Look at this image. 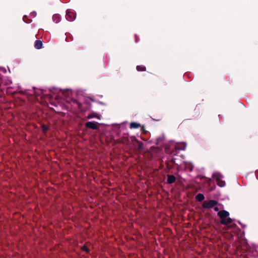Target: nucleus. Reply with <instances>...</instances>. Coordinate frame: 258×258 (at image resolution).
Returning <instances> with one entry per match:
<instances>
[{
	"label": "nucleus",
	"mask_w": 258,
	"mask_h": 258,
	"mask_svg": "<svg viewBox=\"0 0 258 258\" xmlns=\"http://www.w3.org/2000/svg\"><path fill=\"white\" fill-rule=\"evenodd\" d=\"M217 215L221 219L220 223L222 225H227L233 221L231 218H227L229 216V213L226 210L219 211Z\"/></svg>",
	"instance_id": "obj_1"
},
{
	"label": "nucleus",
	"mask_w": 258,
	"mask_h": 258,
	"mask_svg": "<svg viewBox=\"0 0 258 258\" xmlns=\"http://www.w3.org/2000/svg\"><path fill=\"white\" fill-rule=\"evenodd\" d=\"M213 177L216 179L217 184L220 187H224L225 185V182L222 180L223 176L219 172H215L213 174Z\"/></svg>",
	"instance_id": "obj_2"
},
{
	"label": "nucleus",
	"mask_w": 258,
	"mask_h": 258,
	"mask_svg": "<svg viewBox=\"0 0 258 258\" xmlns=\"http://www.w3.org/2000/svg\"><path fill=\"white\" fill-rule=\"evenodd\" d=\"M218 204V202L214 200H211L209 201H205L202 204V207L205 209H210L214 207Z\"/></svg>",
	"instance_id": "obj_3"
},
{
	"label": "nucleus",
	"mask_w": 258,
	"mask_h": 258,
	"mask_svg": "<svg viewBox=\"0 0 258 258\" xmlns=\"http://www.w3.org/2000/svg\"><path fill=\"white\" fill-rule=\"evenodd\" d=\"M76 17L75 12L72 10H68L66 14V19L69 21H74Z\"/></svg>",
	"instance_id": "obj_4"
},
{
	"label": "nucleus",
	"mask_w": 258,
	"mask_h": 258,
	"mask_svg": "<svg viewBox=\"0 0 258 258\" xmlns=\"http://www.w3.org/2000/svg\"><path fill=\"white\" fill-rule=\"evenodd\" d=\"M83 101V105L86 104V107H84L83 106V104H82V111L83 110L84 111H86L88 109H89L91 107V104H90V100L89 99L86 98V97H83V99H82V101Z\"/></svg>",
	"instance_id": "obj_5"
},
{
	"label": "nucleus",
	"mask_w": 258,
	"mask_h": 258,
	"mask_svg": "<svg viewBox=\"0 0 258 258\" xmlns=\"http://www.w3.org/2000/svg\"><path fill=\"white\" fill-rule=\"evenodd\" d=\"M97 124H98V123L97 122L88 121L85 123V126L86 128L92 130H97L98 128Z\"/></svg>",
	"instance_id": "obj_6"
},
{
	"label": "nucleus",
	"mask_w": 258,
	"mask_h": 258,
	"mask_svg": "<svg viewBox=\"0 0 258 258\" xmlns=\"http://www.w3.org/2000/svg\"><path fill=\"white\" fill-rule=\"evenodd\" d=\"M68 103H71L72 106L74 109H80L81 108V103L76 99H71L70 101H68Z\"/></svg>",
	"instance_id": "obj_7"
},
{
	"label": "nucleus",
	"mask_w": 258,
	"mask_h": 258,
	"mask_svg": "<svg viewBox=\"0 0 258 258\" xmlns=\"http://www.w3.org/2000/svg\"><path fill=\"white\" fill-rule=\"evenodd\" d=\"M167 179V183L168 184H172L175 182L176 180V177L173 175L168 174Z\"/></svg>",
	"instance_id": "obj_8"
},
{
	"label": "nucleus",
	"mask_w": 258,
	"mask_h": 258,
	"mask_svg": "<svg viewBox=\"0 0 258 258\" xmlns=\"http://www.w3.org/2000/svg\"><path fill=\"white\" fill-rule=\"evenodd\" d=\"M186 147V145L185 144H183L181 145L180 144H176L175 145H174V149H175V151H180V150H185Z\"/></svg>",
	"instance_id": "obj_9"
},
{
	"label": "nucleus",
	"mask_w": 258,
	"mask_h": 258,
	"mask_svg": "<svg viewBox=\"0 0 258 258\" xmlns=\"http://www.w3.org/2000/svg\"><path fill=\"white\" fill-rule=\"evenodd\" d=\"M165 151L166 153H169L173 156L176 155L178 153V151H176V152L175 151V149H174V146L170 149L166 147L165 148Z\"/></svg>",
	"instance_id": "obj_10"
},
{
	"label": "nucleus",
	"mask_w": 258,
	"mask_h": 258,
	"mask_svg": "<svg viewBox=\"0 0 258 258\" xmlns=\"http://www.w3.org/2000/svg\"><path fill=\"white\" fill-rule=\"evenodd\" d=\"M42 45H43V43H42V41L39 40H37L35 42L34 46H35V48H36L37 49H39L42 48Z\"/></svg>",
	"instance_id": "obj_11"
},
{
	"label": "nucleus",
	"mask_w": 258,
	"mask_h": 258,
	"mask_svg": "<svg viewBox=\"0 0 258 258\" xmlns=\"http://www.w3.org/2000/svg\"><path fill=\"white\" fill-rule=\"evenodd\" d=\"M133 139L132 140H135L138 144V150L139 151L142 150L143 149V144L142 142L137 140L135 137H132Z\"/></svg>",
	"instance_id": "obj_12"
},
{
	"label": "nucleus",
	"mask_w": 258,
	"mask_h": 258,
	"mask_svg": "<svg viewBox=\"0 0 258 258\" xmlns=\"http://www.w3.org/2000/svg\"><path fill=\"white\" fill-rule=\"evenodd\" d=\"M141 126V125L138 122H132L130 124V127L131 129L138 128Z\"/></svg>",
	"instance_id": "obj_13"
},
{
	"label": "nucleus",
	"mask_w": 258,
	"mask_h": 258,
	"mask_svg": "<svg viewBox=\"0 0 258 258\" xmlns=\"http://www.w3.org/2000/svg\"><path fill=\"white\" fill-rule=\"evenodd\" d=\"M205 199V197L204 196L203 194H198L196 196V199L199 201V202H202Z\"/></svg>",
	"instance_id": "obj_14"
},
{
	"label": "nucleus",
	"mask_w": 258,
	"mask_h": 258,
	"mask_svg": "<svg viewBox=\"0 0 258 258\" xmlns=\"http://www.w3.org/2000/svg\"><path fill=\"white\" fill-rule=\"evenodd\" d=\"M52 19L54 22L57 23L60 21V16L58 14H55L53 16Z\"/></svg>",
	"instance_id": "obj_15"
},
{
	"label": "nucleus",
	"mask_w": 258,
	"mask_h": 258,
	"mask_svg": "<svg viewBox=\"0 0 258 258\" xmlns=\"http://www.w3.org/2000/svg\"><path fill=\"white\" fill-rule=\"evenodd\" d=\"M136 69H137V70L139 72H142V71H146V68L144 66H143V65L137 66Z\"/></svg>",
	"instance_id": "obj_16"
},
{
	"label": "nucleus",
	"mask_w": 258,
	"mask_h": 258,
	"mask_svg": "<svg viewBox=\"0 0 258 258\" xmlns=\"http://www.w3.org/2000/svg\"><path fill=\"white\" fill-rule=\"evenodd\" d=\"M41 129L43 133H46L49 130V127L45 124H42Z\"/></svg>",
	"instance_id": "obj_17"
},
{
	"label": "nucleus",
	"mask_w": 258,
	"mask_h": 258,
	"mask_svg": "<svg viewBox=\"0 0 258 258\" xmlns=\"http://www.w3.org/2000/svg\"><path fill=\"white\" fill-rule=\"evenodd\" d=\"M82 251H84L88 253L90 251V249L86 245H83L82 246Z\"/></svg>",
	"instance_id": "obj_18"
},
{
	"label": "nucleus",
	"mask_w": 258,
	"mask_h": 258,
	"mask_svg": "<svg viewBox=\"0 0 258 258\" xmlns=\"http://www.w3.org/2000/svg\"><path fill=\"white\" fill-rule=\"evenodd\" d=\"M166 166L169 169H171L173 168V165H172V164H170V162L169 161L168 162H167L166 163Z\"/></svg>",
	"instance_id": "obj_19"
},
{
	"label": "nucleus",
	"mask_w": 258,
	"mask_h": 258,
	"mask_svg": "<svg viewBox=\"0 0 258 258\" xmlns=\"http://www.w3.org/2000/svg\"><path fill=\"white\" fill-rule=\"evenodd\" d=\"M141 127V132L144 134H146L147 133V131L146 130L145 128V126L144 125H142Z\"/></svg>",
	"instance_id": "obj_20"
},
{
	"label": "nucleus",
	"mask_w": 258,
	"mask_h": 258,
	"mask_svg": "<svg viewBox=\"0 0 258 258\" xmlns=\"http://www.w3.org/2000/svg\"><path fill=\"white\" fill-rule=\"evenodd\" d=\"M162 141V138L159 137L157 139V145H160L161 142Z\"/></svg>",
	"instance_id": "obj_21"
},
{
	"label": "nucleus",
	"mask_w": 258,
	"mask_h": 258,
	"mask_svg": "<svg viewBox=\"0 0 258 258\" xmlns=\"http://www.w3.org/2000/svg\"><path fill=\"white\" fill-rule=\"evenodd\" d=\"M96 115H95L94 114H89L87 116V118L88 119H91V118H92L93 117H96Z\"/></svg>",
	"instance_id": "obj_22"
},
{
	"label": "nucleus",
	"mask_w": 258,
	"mask_h": 258,
	"mask_svg": "<svg viewBox=\"0 0 258 258\" xmlns=\"http://www.w3.org/2000/svg\"><path fill=\"white\" fill-rule=\"evenodd\" d=\"M172 165L175 164V159L172 158L170 161H169Z\"/></svg>",
	"instance_id": "obj_23"
},
{
	"label": "nucleus",
	"mask_w": 258,
	"mask_h": 258,
	"mask_svg": "<svg viewBox=\"0 0 258 258\" xmlns=\"http://www.w3.org/2000/svg\"><path fill=\"white\" fill-rule=\"evenodd\" d=\"M213 208H214V210H215V211H216V212L219 211V208H218V207H216V206H215L214 207H213Z\"/></svg>",
	"instance_id": "obj_24"
},
{
	"label": "nucleus",
	"mask_w": 258,
	"mask_h": 258,
	"mask_svg": "<svg viewBox=\"0 0 258 258\" xmlns=\"http://www.w3.org/2000/svg\"><path fill=\"white\" fill-rule=\"evenodd\" d=\"M31 15L35 17L36 15V13L35 12H33L31 13Z\"/></svg>",
	"instance_id": "obj_25"
},
{
	"label": "nucleus",
	"mask_w": 258,
	"mask_h": 258,
	"mask_svg": "<svg viewBox=\"0 0 258 258\" xmlns=\"http://www.w3.org/2000/svg\"><path fill=\"white\" fill-rule=\"evenodd\" d=\"M20 93L21 94H23V91H20Z\"/></svg>",
	"instance_id": "obj_26"
},
{
	"label": "nucleus",
	"mask_w": 258,
	"mask_h": 258,
	"mask_svg": "<svg viewBox=\"0 0 258 258\" xmlns=\"http://www.w3.org/2000/svg\"><path fill=\"white\" fill-rule=\"evenodd\" d=\"M25 17H26V16H24V17H23V20H24V19H25Z\"/></svg>",
	"instance_id": "obj_27"
}]
</instances>
